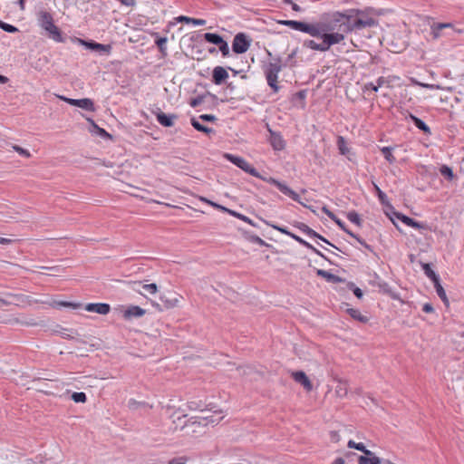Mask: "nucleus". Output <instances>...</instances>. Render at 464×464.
<instances>
[{
    "label": "nucleus",
    "instance_id": "nucleus-58",
    "mask_svg": "<svg viewBox=\"0 0 464 464\" xmlns=\"http://www.w3.org/2000/svg\"><path fill=\"white\" fill-rule=\"evenodd\" d=\"M304 45L307 48H310L312 50L318 51V44L315 43L314 40H307L304 43Z\"/></svg>",
    "mask_w": 464,
    "mask_h": 464
},
{
    "label": "nucleus",
    "instance_id": "nucleus-9",
    "mask_svg": "<svg viewBox=\"0 0 464 464\" xmlns=\"http://www.w3.org/2000/svg\"><path fill=\"white\" fill-rule=\"evenodd\" d=\"M269 131V142L274 150H282L285 147V142L279 132L272 130L268 128Z\"/></svg>",
    "mask_w": 464,
    "mask_h": 464
},
{
    "label": "nucleus",
    "instance_id": "nucleus-8",
    "mask_svg": "<svg viewBox=\"0 0 464 464\" xmlns=\"http://www.w3.org/2000/svg\"><path fill=\"white\" fill-rule=\"evenodd\" d=\"M60 99L64 101L65 102L69 103L70 105L76 106L79 108H82L88 111H94L95 106L92 100L89 98H83V99H71L63 96H60Z\"/></svg>",
    "mask_w": 464,
    "mask_h": 464
},
{
    "label": "nucleus",
    "instance_id": "nucleus-60",
    "mask_svg": "<svg viewBox=\"0 0 464 464\" xmlns=\"http://www.w3.org/2000/svg\"><path fill=\"white\" fill-rule=\"evenodd\" d=\"M198 119L203 121H215L217 120L216 116L213 114H201Z\"/></svg>",
    "mask_w": 464,
    "mask_h": 464
},
{
    "label": "nucleus",
    "instance_id": "nucleus-10",
    "mask_svg": "<svg viewBox=\"0 0 464 464\" xmlns=\"http://www.w3.org/2000/svg\"><path fill=\"white\" fill-rule=\"evenodd\" d=\"M322 21L316 24H305L304 33L310 34L313 37L321 38L324 33Z\"/></svg>",
    "mask_w": 464,
    "mask_h": 464
},
{
    "label": "nucleus",
    "instance_id": "nucleus-21",
    "mask_svg": "<svg viewBox=\"0 0 464 464\" xmlns=\"http://www.w3.org/2000/svg\"><path fill=\"white\" fill-rule=\"evenodd\" d=\"M226 158L231 162L233 163L234 165H236L237 168L241 169L242 170H246V169L248 167V162L241 158V157H238V156H235V155H232V154H227L226 155Z\"/></svg>",
    "mask_w": 464,
    "mask_h": 464
},
{
    "label": "nucleus",
    "instance_id": "nucleus-24",
    "mask_svg": "<svg viewBox=\"0 0 464 464\" xmlns=\"http://www.w3.org/2000/svg\"><path fill=\"white\" fill-rule=\"evenodd\" d=\"M203 37L206 42L215 44L217 46L219 44H221V42L224 40V38L220 34L216 33H205Z\"/></svg>",
    "mask_w": 464,
    "mask_h": 464
},
{
    "label": "nucleus",
    "instance_id": "nucleus-4",
    "mask_svg": "<svg viewBox=\"0 0 464 464\" xmlns=\"http://www.w3.org/2000/svg\"><path fill=\"white\" fill-rule=\"evenodd\" d=\"M348 13H358L357 10L352 9L348 11ZM376 19L372 17L366 18H354L353 14H348V25L344 27V30L348 31V33L352 31H360L366 27H372L377 25Z\"/></svg>",
    "mask_w": 464,
    "mask_h": 464
},
{
    "label": "nucleus",
    "instance_id": "nucleus-36",
    "mask_svg": "<svg viewBox=\"0 0 464 464\" xmlns=\"http://www.w3.org/2000/svg\"><path fill=\"white\" fill-rule=\"evenodd\" d=\"M246 238L250 241L251 243L257 244L261 246H268V244L266 243L261 237H259L256 235L246 233Z\"/></svg>",
    "mask_w": 464,
    "mask_h": 464
},
{
    "label": "nucleus",
    "instance_id": "nucleus-26",
    "mask_svg": "<svg viewBox=\"0 0 464 464\" xmlns=\"http://www.w3.org/2000/svg\"><path fill=\"white\" fill-rule=\"evenodd\" d=\"M191 125L195 130L200 132H204L206 134L214 133L215 130L212 128L207 127L203 124H201L197 119L191 118L190 120Z\"/></svg>",
    "mask_w": 464,
    "mask_h": 464
},
{
    "label": "nucleus",
    "instance_id": "nucleus-61",
    "mask_svg": "<svg viewBox=\"0 0 464 464\" xmlns=\"http://www.w3.org/2000/svg\"><path fill=\"white\" fill-rule=\"evenodd\" d=\"M284 3L291 5L292 9L295 12L301 11V7L297 4L294 3L292 0H284Z\"/></svg>",
    "mask_w": 464,
    "mask_h": 464
},
{
    "label": "nucleus",
    "instance_id": "nucleus-25",
    "mask_svg": "<svg viewBox=\"0 0 464 464\" xmlns=\"http://www.w3.org/2000/svg\"><path fill=\"white\" fill-rule=\"evenodd\" d=\"M382 460L379 457L375 456L373 453L372 456H359L358 464H381Z\"/></svg>",
    "mask_w": 464,
    "mask_h": 464
},
{
    "label": "nucleus",
    "instance_id": "nucleus-43",
    "mask_svg": "<svg viewBox=\"0 0 464 464\" xmlns=\"http://www.w3.org/2000/svg\"><path fill=\"white\" fill-rule=\"evenodd\" d=\"M373 186H374V189H375V192L377 194V197H378L380 202L383 205L387 204L388 203L387 195L376 184H373Z\"/></svg>",
    "mask_w": 464,
    "mask_h": 464
},
{
    "label": "nucleus",
    "instance_id": "nucleus-28",
    "mask_svg": "<svg viewBox=\"0 0 464 464\" xmlns=\"http://www.w3.org/2000/svg\"><path fill=\"white\" fill-rule=\"evenodd\" d=\"M87 121L90 122L92 130L102 138H111V136L102 128H100L92 118H86Z\"/></svg>",
    "mask_w": 464,
    "mask_h": 464
},
{
    "label": "nucleus",
    "instance_id": "nucleus-19",
    "mask_svg": "<svg viewBox=\"0 0 464 464\" xmlns=\"http://www.w3.org/2000/svg\"><path fill=\"white\" fill-rule=\"evenodd\" d=\"M408 117L411 120L416 128L422 130L426 135L431 134L430 128L421 119L418 118L411 112H409Z\"/></svg>",
    "mask_w": 464,
    "mask_h": 464
},
{
    "label": "nucleus",
    "instance_id": "nucleus-34",
    "mask_svg": "<svg viewBox=\"0 0 464 464\" xmlns=\"http://www.w3.org/2000/svg\"><path fill=\"white\" fill-rule=\"evenodd\" d=\"M440 173L450 181L452 180L455 177L452 169L448 165H442L440 168Z\"/></svg>",
    "mask_w": 464,
    "mask_h": 464
},
{
    "label": "nucleus",
    "instance_id": "nucleus-3",
    "mask_svg": "<svg viewBox=\"0 0 464 464\" xmlns=\"http://www.w3.org/2000/svg\"><path fill=\"white\" fill-rule=\"evenodd\" d=\"M283 69L281 59H275L274 63H269L264 70L266 79L268 86L273 90V92L276 93L280 90V86L277 83L278 74Z\"/></svg>",
    "mask_w": 464,
    "mask_h": 464
},
{
    "label": "nucleus",
    "instance_id": "nucleus-18",
    "mask_svg": "<svg viewBox=\"0 0 464 464\" xmlns=\"http://www.w3.org/2000/svg\"><path fill=\"white\" fill-rule=\"evenodd\" d=\"M292 377L296 382L302 384L306 391H311L313 389V384L304 372H293Z\"/></svg>",
    "mask_w": 464,
    "mask_h": 464
},
{
    "label": "nucleus",
    "instance_id": "nucleus-20",
    "mask_svg": "<svg viewBox=\"0 0 464 464\" xmlns=\"http://www.w3.org/2000/svg\"><path fill=\"white\" fill-rule=\"evenodd\" d=\"M316 275L318 276H321L323 278H324L327 282H331V283H342V282H344V279H343L342 277L336 276V275H334L326 270H323V269H317L316 270Z\"/></svg>",
    "mask_w": 464,
    "mask_h": 464
},
{
    "label": "nucleus",
    "instance_id": "nucleus-37",
    "mask_svg": "<svg viewBox=\"0 0 464 464\" xmlns=\"http://www.w3.org/2000/svg\"><path fill=\"white\" fill-rule=\"evenodd\" d=\"M200 200L203 201V202H206L207 204L210 205L214 208L221 210L223 212H226V213L229 214V212L232 211V209H229V208H226V207H224V206H222L220 204H218V203H216L214 201H211V200H209V199H208L206 198L201 197Z\"/></svg>",
    "mask_w": 464,
    "mask_h": 464
},
{
    "label": "nucleus",
    "instance_id": "nucleus-6",
    "mask_svg": "<svg viewBox=\"0 0 464 464\" xmlns=\"http://www.w3.org/2000/svg\"><path fill=\"white\" fill-rule=\"evenodd\" d=\"M267 182L276 186L280 190V192L288 196L294 201L298 202L299 204L303 205L304 207H305V208L311 209L313 212H314V210L310 206L304 204L301 201L299 195L295 191H294L292 188H290L287 185H285V183H283L274 178H269L267 179Z\"/></svg>",
    "mask_w": 464,
    "mask_h": 464
},
{
    "label": "nucleus",
    "instance_id": "nucleus-23",
    "mask_svg": "<svg viewBox=\"0 0 464 464\" xmlns=\"http://www.w3.org/2000/svg\"><path fill=\"white\" fill-rule=\"evenodd\" d=\"M322 210L344 232L347 231V227L343 221L338 218L332 211H330L325 206L323 207Z\"/></svg>",
    "mask_w": 464,
    "mask_h": 464
},
{
    "label": "nucleus",
    "instance_id": "nucleus-46",
    "mask_svg": "<svg viewBox=\"0 0 464 464\" xmlns=\"http://www.w3.org/2000/svg\"><path fill=\"white\" fill-rule=\"evenodd\" d=\"M347 287H348V289H350V290H352V291L353 292L354 295H355L357 298L361 299V298L362 297V295H363L362 291L359 287H357V286L354 285V283H353V282H349V283L347 284Z\"/></svg>",
    "mask_w": 464,
    "mask_h": 464
},
{
    "label": "nucleus",
    "instance_id": "nucleus-29",
    "mask_svg": "<svg viewBox=\"0 0 464 464\" xmlns=\"http://www.w3.org/2000/svg\"><path fill=\"white\" fill-rule=\"evenodd\" d=\"M434 287L436 290L437 295L441 299V301L444 303L445 305L449 306V299L447 297L446 292L443 288V286L440 285V280L438 282H435Z\"/></svg>",
    "mask_w": 464,
    "mask_h": 464
},
{
    "label": "nucleus",
    "instance_id": "nucleus-31",
    "mask_svg": "<svg viewBox=\"0 0 464 464\" xmlns=\"http://www.w3.org/2000/svg\"><path fill=\"white\" fill-rule=\"evenodd\" d=\"M167 42H168L167 37H160L157 35V37L155 39V44L163 56L167 55V47H166Z\"/></svg>",
    "mask_w": 464,
    "mask_h": 464
},
{
    "label": "nucleus",
    "instance_id": "nucleus-52",
    "mask_svg": "<svg viewBox=\"0 0 464 464\" xmlns=\"http://www.w3.org/2000/svg\"><path fill=\"white\" fill-rule=\"evenodd\" d=\"M13 149H14V151L19 153L21 156H24L25 158H30L31 157V154H30V152L27 150H25V149H24V148H22V147H20L18 145H14Z\"/></svg>",
    "mask_w": 464,
    "mask_h": 464
},
{
    "label": "nucleus",
    "instance_id": "nucleus-57",
    "mask_svg": "<svg viewBox=\"0 0 464 464\" xmlns=\"http://www.w3.org/2000/svg\"><path fill=\"white\" fill-rule=\"evenodd\" d=\"M306 248L312 250L314 253H315L317 256H321L322 258L327 260L328 262H330L332 264V262L326 257V256H324L321 251H319L317 248H315L313 245H311L310 243H308V245L306 246Z\"/></svg>",
    "mask_w": 464,
    "mask_h": 464
},
{
    "label": "nucleus",
    "instance_id": "nucleus-64",
    "mask_svg": "<svg viewBox=\"0 0 464 464\" xmlns=\"http://www.w3.org/2000/svg\"><path fill=\"white\" fill-rule=\"evenodd\" d=\"M190 24H193L194 25H205L206 24V20H204V19H198V18H192L191 17Z\"/></svg>",
    "mask_w": 464,
    "mask_h": 464
},
{
    "label": "nucleus",
    "instance_id": "nucleus-30",
    "mask_svg": "<svg viewBox=\"0 0 464 464\" xmlns=\"http://www.w3.org/2000/svg\"><path fill=\"white\" fill-rule=\"evenodd\" d=\"M295 227L310 237H317V232L303 222H296Z\"/></svg>",
    "mask_w": 464,
    "mask_h": 464
},
{
    "label": "nucleus",
    "instance_id": "nucleus-27",
    "mask_svg": "<svg viewBox=\"0 0 464 464\" xmlns=\"http://www.w3.org/2000/svg\"><path fill=\"white\" fill-rule=\"evenodd\" d=\"M347 314L354 320L361 322V323H367L368 317L362 314V313L358 309L354 308H348L346 310Z\"/></svg>",
    "mask_w": 464,
    "mask_h": 464
},
{
    "label": "nucleus",
    "instance_id": "nucleus-54",
    "mask_svg": "<svg viewBox=\"0 0 464 464\" xmlns=\"http://www.w3.org/2000/svg\"><path fill=\"white\" fill-rule=\"evenodd\" d=\"M266 225L272 227L274 229L281 232L282 234H285V235H288L289 234V230L286 228V227H279L277 225H274V224H270L269 222L266 221V220H263Z\"/></svg>",
    "mask_w": 464,
    "mask_h": 464
},
{
    "label": "nucleus",
    "instance_id": "nucleus-22",
    "mask_svg": "<svg viewBox=\"0 0 464 464\" xmlns=\"http://www.w3.org/2000/svg\"><path fill=\"white\" fill-rule=\"evenodd\" d=\"M421 268H422L425 276L427 277H429L432 281L433 284H435V282L440 281L439 275L436 274L435 271L432 270V268L430 267V264L422 263L421 264Z\"/></svg>",
    "mask_w": 464,
    "mask_h": 464
},
{
    "label": "nucleus",
    "instance_id": "nucleus-13",
    "mask_svg": "<svg viewBox=\"0 0 464 464\" xmlns=\"http://www.w3.org/2000/svg\"><path fill=\"white\" fill-rule=\"evenodd\" d=\"M85 310L105 315L110 313L111 306L106 303H90L85 305Z\"/></svg>",
    "mask_w": 464,
    "mask_h": 464
},
{
    "label": "nucleus",
    "instance_id": "nucleus-50",
    "mask_svg": "<svg viewBox=\"0 0 464 464\" xmlns=\"http://www.w3.org/2000/svg\"><path fill=\"white\" fill-rule=\"evenodd\" d=\"M204 98H205L204 95H198L195 98H192L189 102V105L192 108H196V107L199 106L204 102Z\"/></svg>",
    "mask_w": 464,
    "mask_h": 464
},
{
    "label": "nucleus",
    "instance_id": "nucleus-63",
    "mask_svg": "<svg viewBox=\"0 0 464 464\" xmlns=\"http://www.w3.org/2000/svg\"><path fill=\"white\" fill-rule=\"evenodd\" d=\"M422 311L429 314L432 313L434 311V308L431 304L426 303L422 306Z\"/></svg>",
    "mask_w": 464,
    "mask_h": 464
},
{
    "label": "nucleus",
    "instance_id": "nucleus-16",
    "mask_svg": "<svg viewBox=\"0 0 464 464\" xmlns=\"http://www.w3.org/2000/svg\"><path fill=\"white\" fill-rule=\"evenodd\" d=\"M396 218L400 219L403 224L407 225L408 227L416 228V229H426L428 226L425 223H421L419 221H416L415 219L401 214V213H396Z\"/></svg>",
    "mask_w": 464,
    "mask_h": 464
},
{
    "label": "nucleus",
    "instance_id": "nucleus-41",
    "mask_svg": "<svg viewBox=\"0 0 464 464\" xmlns=\"http://www.w3.org/2000/svg\"><path fill=\"white\" fill-rule=\"evenodd\" d=\"M347 233L350 237L355 238L362 246H364L366 249L370 250V251H372V246L367 244L362 237H360L358 235L354 234L353 232H352L350 229H347V231L345 232Z\"/></svg>",
    "mask_w": 464,
    "mask_h": 464
},
{
    "label": "nucleus",
    "instance_id": "nucleus-45",
    "mask_svg": "<svg viewBox=\"0 0 464 464\" xmlns=\"http://www.w3.org/2000/svg\"><path fill=\"white\" fill-rule=\"evenodd\" d=\"M337 146H338V149L342 155H345L348 152V148L346 147L345 140H344L343 137H342V136L338 137Z\"/></svg>",
    "mask_w": 464,
    "mask_h": 464
},
{
    "label": "nucleus",
    "instance_id": "nucleus-48",
    "mask_svg": "<svg viewBox=\"0 0 464 464\" xmlns=\"http://www.w3.org/2000/svg\"><path fill=\"white\" fill-rule=\"evenodd\" d=\"M245 172L250 174L253 177L261 179L266 180V181H267V179H268L263 178L259 174V172L251 164H248V167L246 169Z\"/></svg>",
    "mask_w": 464,
    "mask_h": 464
},
{
    "label": "nucleus",
    "instance_id": "nucleus-42",
    "mask_svg": "<svg viewBox=\"0 0 464 464\" xmlns=\"http://www.w3.org/2000/svg\"><path fill=\"white\" fill-rule=\"evenodd\" d=\"M218 47L223 57H227L230 55V49L227 41L223 40L221 44L218 45Z\"/></svg>",
    "mask_w": 464,
    "mask_h": 464
},
{
    "label": "nucleus",
    "instance_id": "nucleus-39",
    "mask_svg": "<svg viewBox=\"0 0 464 464\" xmlns=\"http://www.w3.org/2000/svg\"><path fill=\"white\" fill-rule=\"evenodd\" d=\"M229 215H231V216H233V217H235V218H238V219H240V220H242L244 222L248 223L252 227H256V224L252 219H250L248 217H246V216H245V215H243L241 213H238V212H237L235 210H232L231 212H229Z\"/></svg>",
    "mask_w": 464,
    "mask_h": 464
},
{
    "label": "nucleus",
    "instance_id": "nucleus-49",
    "mask_svg": "<svg viewBox=\"0 0 464 464\" xmlns=\"http://www.w3.org/2000/svg\"><path fill=\"white\" fill-rule=\"evenodd\" d=\"M305 24L306 23L304 22L292 20V24H290V28L304 33Z\"/></svg>",
    "mask_w": 464,
    "mask_h": 464
},
{
    "label": "nucleus",
    "instance_id": "nucleus-44",
    "mask_svg": "<svg viewBox=\"0 0 464 464\" xmlns=\"http://www.w3.org/2000/svg\"><path fill=\"white\" fill-rule=\"evenodd\" d=\"M296 54H297V49H294L291 52V53L288 54L286 60H285V63L283 66H290V67L295 66L296 62L294 61V58L295 57Z\"/></svg>",
    "mask_w": 464,
    "mask_h": 464
},
{
    "label": "nucleus",
    "instance_id": "nucleus-11",
    "mask_svg": "<svg viewBox=\"0 0 464 464\" xmlns=\"http://www.w3.org/2000/svg\"><path fill=\"white\" fill-rule=\"evenodd\" d=\"M82 44L90 50L100 53L101 54L109 55L111 51V44H102L94 41H83Z\"/></svg>",
    "mask_w": 464,
    "mask_h": 464
},
{
    "label": "nucleus",
    "instance_id": "nucleus-59",
    "mask_svg": "<svg viewBox=\"0 0 464 464\" xmlns=\"http://www.w3.org/2000/svg\"><path fill=\"white\" fill-rule=\"evenodd\" d=\"M57 304L60 306H64V307H72L73 309L78 308L80 306L79 304H74V303H71V302H67V301H61V302L57 303Z\"/></svg>",
    "mask_w": 464,
    "mask_h": 464
},
{
    "label": "nucleus",
    "instance_id": "nucleus-35",
    "mask_svg": "<svg viewBox=\"0 0 464 464\" xmlns=\"http://www.w3.org/2000/svg\"><path fill=\"white\" fill-rule=\"evenodd\" d=\"M392 150L393 148L392 147H382L381 149L382 154L389 163H393L396 160L395 157L392 155Z\"/></svg>",
    "mask_w": 464,
    "mask_h": 464
},
{
    "label": "nucleus",
    "instance_id": "nucleus-15",
    "mask_svg": "<svg viewBox=\"0 0 464 464\" xmlns=\"http://www.w3.org/2000/svg\"><path fill=\"white\" fill-rule=\"evenodd\" d=\"M344 34L345 33L324 32L322 40L331 47L334 44L341 43L344 39Z\"/></svg>",
    "mask_w": 464,
    "mask_h": 464
},
{
    "label": "nucleus",
    "instance_id": "nucleus-33",
    "mask_svg": "<svg viewBox=\"0 0 464 464\" xmlns=\"http://www.w3.org/2000/svg\"><path fill=\"white\" fill-rule=\"evenodd\" d=\"M161 302L164 304V308L169 309L178 305L179 299L177 297L169 298L167 295H162L160 297Z\"/></svg>",
    "mask_w": 464,
    "mask_h": 464
},
{
    "label": "nucleus",
    "instance_id": "nucleus-62",
    "mask_svg": "<svg viewBox=\"0 0 464 464\" xmlns=\"http://www.w3.org/2000/svg\"><path fill=\"white\" fill-rule=\"evenodd\" d=\"M364 90H372L373 92H378L379 86H377V84H374L372 82H368L364 85Z\"/></svg>",
    "mask_w": 464,
    "mask_h": 464
},
{
    "label": "nucleus",
    "instance_id": "nucleus-53",
    "mask_svg": "<svg viewBox=\"0 0 464 464\" xmlns=\"http://www.w3.org/2000/svg\"><path fill=\"white\" fill-rule=\"evenodd\" d=\"M142 288L145 291L149 292L150 294H156L157 291H158V286H157V285L155 283L143 285Z\"/></svg>",
    "mask_w": 464,
    "mask_h": 464
},
{
    "label": "nucleus",
    "instance_id": "nucleus-1",
    "mask_svg": "<svg viewBox=\"0 0 464 464\" xmlns=\"http://www.w3.org/2000/svg\"><path fill=\"white\" fill-rule=\"evenodd\" d=\"M322 23L325 32L348 33L344 30V27L348 25V12L328 14L323 18Z\"/></svg>",
    "mask_w": 464,
    "mask_h": 464
},
{
    "label": "nucleus",
    "instance_id": "nucleus-12",
    "mask_svg": "<svg viewBox=\"0 0 464 464\" xmlns=\"http://www.w3.org/2000/svg\"><path fill=\"white\" fill-rule=\"evenodd\" d=\"M228 78L227 71L222 66H216L212 71V82L216 85H221Z\"/></svg>",
    "mask_w": 464,
    "mask_h": 464
},
{
    "label": "nucleus",
    "instance_id": "nucleus-7",
    "mask_svg": "<svg viewBox=\"0 0 464 464\" xmlns=\"http://www.w3.org/2000/svg\"><path fill=\"white\" fill-rule=\"evenodd\" d=\"M251 44V40L244 33H238L235 35L232 42V51L237 54L246 53Z\"/></svg>",
    "mask_w": 464,
    "mask_h": 464
},
{
    "label": "nucleus",
    "instance_id": "nucleus-47",
    "mask_svg": "<svg viewBox=\"0 0 464 464\" xmlns=\"http://www.w3.org/2000/svg\"><path fill=\"white\" fill-rule=\"evenodd\" d=\"M0 28L3 29L5 32H7V33H16V32H18V28L17 27H15L13 24L5 23V22H3L1 20H0Z\"/></svg>",
    "mask_w": 464,
    "mask_h": 464
},
{
    "label": "nucleus",
    "instance_id": "nucleus-40",
    "mask_svg": "<svg viewBox=\"0 0 464 464\" xmlns=\"http://www.w3.org/2000/svg\"><path fill=\"white\" fill-rule=\"evenodd\" d=\"M71 399L74 401V402H77V403H84L86 402L87 401V396L84 392H73L72 395H71Z\"/></svg>",
    "mask_w": 464,
    "mask_h": 464
},
{
    "label": "nucleus",
    "instance_id": "nucleus-55",
    "mask_svg": "<svg viewBox=\"0 0 464 464\" xmlns=\"http://www.w3.org/2000/svg\"><path fill=\"white\" fill-rule=\"evenodd\" d=\"M313 238H318L319 240H321L322 242L327 244L328 246H331L332 247L337 249L338 251L342 252V253H344L342 249H340L339 247H337L335 245H334L333 243H331L328 239H326L325 237H324L323 236H321L320 234L317 233V237H313Z\"/></svg>",
    "mask_w": 464,
    "mask_h": 464
},
{
    "label": "nucleus",
    "instance_id": "nucleus-5",
    "mask_svg": "<svg viewBox=\"0 0 464 464\" xmlns=\"http://www.w3.org/2000/svg\"><path fill=\"white\" fill-rule=\"evenodd\" d=\"M267 182L276 186L280 190V192L288 196L294 201L298 202L299 204L303 205L304 207H305V208L311 209L313 212H314V210L310 206L304 204L301 201L299 195L295 191H294L292 188H290L287 185H285V183H283L274 178H269L267 179Z\"/></svg>",
    "mask_w": 464,
    "mask_h": 464
},
{
    "label": "nucleus",
    "instance_id": "nucleus-32",
    "mask_svg": "<svg viewBox=\"0 0 464 464\" xmlns=\"http://www.w3.org/2000/svg\"><path fill=\"white\" fill-rule=\"evenodd\" d=\"M452 24H450V23H446V24H442V23H439V24H434L432 26H431V34H433V38H438L440 37V32L444 29V28H448V27H451Z\"/></svg>",
    "mask_w": 464,
    "mask_h": 464
},
{
    "label": "nucleus",
    "instance_id": "nucleus-38",
    "mask_svg": "<svg viewBox=\"0 0 464 464\" xmlns=\"http://www.w3.org/2000/svg\"><path fill=\"white\" fill-rule=\"evenodd\" d=\"M346 218H348L349 221L355 224L356 226H358V227L362 226V219L356 211L353 210V211L348 212L346 215Z\"/></svg>",
    "mask_w": 464,
    "mask_h": 464
},
{
    "label": "nucleus",
    "instance_id": "nucleus-14",
    "mask_svg": "<svg viewBox=\"0 0 464 464\" xmlns=\"http://www.w3.org/2000/svg\"><path fill=\"white\" fill-rule=\"evenodd\" d=\"M155 115L158 122L164 127H172L174 125V121L178 118L176 114H166L160 109L155 112Z\"/></svg>",
    "mask_w": 464,
    "mask_h": 464
},
{
    "label": "nucleus",
    "instance_id": "nucleus-56",
    "mask_svg": "<svg viewBox=\"0 0 464 464\" xmlns=\"http://www.w3.org/2000/svg\"><path fill=\"white\" fill-rule=\"evenodd\" d=\"M188 461V458L185 456L173 458L169 460L168 464H185Z\"/></svg>",
    "mask_w": 464,
    "mask_h": 464
},
{
    "label": "nucleus",
    "instance_id": "nucleus-2",
    "mask_svg": "<svg viewBox=\"0 0 464 464\" xmlns=\"http://www.w3.org/2000/svg\"><path fill=\"white\" fill-rule=\"evenodd\" d=\"M38 24L43 28L49 38L57 43H63V37L61 30L54 24L53 15L47 11L41 10L38 13Z\"/></svg>",
    "mask_w": 464,
    "mask_h": 464
},
{
    "label": "nucleus",
    "instance_id": "nucleus-51",
    "mask_svg": "<svg viewBox=\"0 0 464 464\" xmlns=\"http://www.w3.org/2000/svg\"><path fill=\"white\" fill-rule=\"evenodd\" d=\"M355 450L362 452L366 456H372V452L371 450H369L368 449H366L364 444L362 443V442H356Z\"/></svg>",
    "mask_w": 464,
    "mask_h": 464
},
{
    "label": "nucleus",
    "instance_id": "nucleus-17",
    "mask_svg": "<svg viewBox=\"0 0 464 464\" xmlns=\"http://www.w3.org/2000/svg\"><path fill=\"white\" fill-rule=\"evenodd\" d=\"M146 314V310L138 306L130 305L123 311V318L125 320H130L132 318H139Z\"/></svg>",
    "mask_w": 464,
    "mask_h": 464
}]
</instances>
